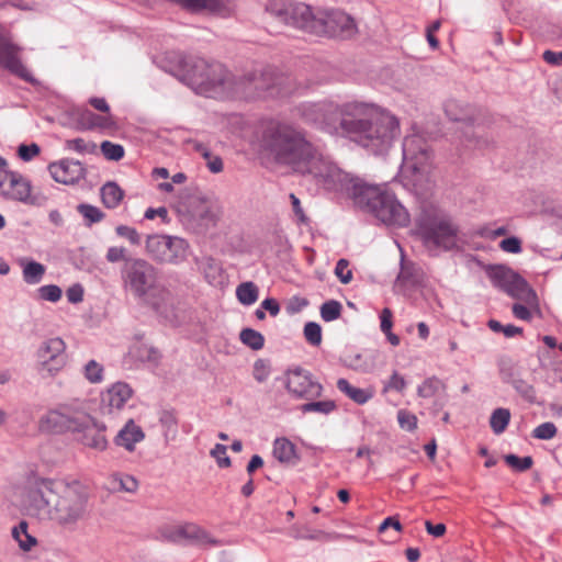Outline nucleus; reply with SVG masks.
Here are the masks:
<instances>
[{"label":"nucleus","mask_w":562,"mask_h":562,"mask_svg":"<svg viewBox=\"0 0 562 562\" xmlns=\"http://www.w3.org/2000/svg\"><path fill=\"white\" fill-rule=\"evenodd\" d=\"M406 387V381L405 379L400 375L396 371L393 372L390 380L385 383L383 387V392H387L391 390H394L396 392L402 393L404 389Z\"/></svg>","instance_id":"51"},{"label":"nucleus","mask_w":562,"mask_h":562,"mask_svg":"<svg viewBox=\"0 0 562 562\" xmlns=\"http://www.w3.org/2000/svg\"><path fill=\"white\" fill-rule=\"evenodd\" d=\"M393 314L392 311L389 307H385L382 310L380 314V328L382 333H386L392 330L393 321H392Z\"/></svg>","instance_id":"58"},{"label":"nucleus","mask_w":562,"mask_h":562,"mask_svg":"<svg viewBox=\"0 0 562 562\" xmlns=\"http://www.w3.org/2000/svg\"><path fill=\"white\" fill-rule=\"evenodd\" d=\"M159 423L164 428V436L166 440H173L177 435V418L170 411H162L159 415Z\"/></svg>","instance_id":"36"},{"label":"nucleus","mask_w":562,"mask_h":562,"mask_svg":"<svg viewBox=\"0 0 562 562\" xmlns=\"http://www.w3.org/2000/svg\"><path fill=\"white\" fill-rule=\"evenodd\" d=\"M510 422V412L508 408H496L490 417V426L495 435L503 434Z\"/></svg>","instance_id":"33"},{"label":"nucleus","mask_w":562,"mask_h":562,"mask_svg":"<svg viewBox=\"0 0 562 562\" xmlns=\"http://www.w3.org/2000/svg\"><path fill=\"white\" fill-rule=\"evenodd\" d=\"M217 215L214 207L205 200L196 199L191 202L186 218L187 225L198 233L215 226Z\"/></svg>","instance_id":"18"},{"label":"nucleus","mask_w":562,"mask_h":562,"mask_svg":"<svg viewBox=\"0 0 562 562\" xmlns=\"http://www.w3.org/2000/svg\"><path fill=\"white\" fill-rule=\"evenodd\" d=\"M145 435L142 428L137 426L134 420L130 419L115 436L114 443L128 451H133L135 449V445L142 441Z\"/></svg>","instance_id":"23"},{"label":"nucleus","mask_w":562,"mask_h":562,"mask_svg":"<svg viewBox=\"0 0 562 562\" xmlns=\"http://www.w3.org/2000/svg\"><path fill=\"white\" fill-rule=\"evenodd\" d=\"M543 60L550 65H562V52L546 50L542 55Z\"/></svg>","instance_id":"64"},{"label":"nucleus","mask_w":562,"mask_h":562,"mask_svg":"<svg viewBox=\"0 0 562 562\" xmlns=\"http://www.w3.org/2000/svg\"><path fill=\"white\" fill-rule=\"evenodd\" d=\"M36 369L42 378H53L67 363L66 344L59 337L48 338L41 342L36 353Z\"/></svg>","instance_id":"13"},{"label":"nucleus","mask_w":562,"mask_h":562,"mask_svg":"<svg viewBox=\"0 0 562 562\" xmlns=\"http://www.w3.org/2000/svg\"><path fill=\"white\" fill-rule=\"evenodd\" d=\"M273 457L282 463H292L295 456L294 445L286 438H278L273 442Z\"/></svg>","instance_id":"28"},{"label":"nucleus","mask_w":562,"mask_h":562,"mask_svg":"<svg viewBox=\"0 0 562 562\" xmlns=\"http://www.w3.org/2000/svg\"><path fill=\"white\" fill-rule=\"evenodd\" d=\"M267 11L278 21L310 34H314L321 25L317 21L318 12L315 13L308 4L303 2L270 0Z\"/></svg>","instance_id":"8"},{"label":"nucleus","mask_w":562,"mask_h":562,"mask_svg":"<svg viewBox=\"0 0 562 562\" xmlns=\"http://www.w3.org/2000/svg\"><path fill=\"white\" fill-rule=\"evenodd\" d=\"M132 396V389L128 384L117 382L103 395L102 402L110 409H121Z\"/></svg>","instance_id":"24"},{"label":"nucleus","mask_w":562,"mask_h":562,"mask_svg":"<svg viewBox=\"0 0 562 562\" xmlns=\"http://www.w3.org/2000/svg\"><path fill=\"white\" fill-rule=\"evenodd\" d=\"M100 194L103 205L108 209L117 207L124 198L123 190L112 181L102 186Z\"/></svg>","instance_id":"27"},{"label":"nucleus","mask_w":562,"mask_h":562,"mask_svg":"<svg viewBox=\"0 0 562 562\" xmlns=\"http://www.w3.org/2000/svg\"><path fill=\"white\" fill-rule=\"evenodd\" d=\"M299 116L329 135L349 138L374 155L386 153L400 134V122L385 109L373 103L331 100L303 102Z\"/></svg>","instance_id":"2"},{"label":"nucleus","mask_w":562,"mask_h":562,"mask_svg":"<svg viewBox=\"0 0 562 562\" xmlns=\"http://www.w3.org/2000/svg\"><path fill=\"white\" fill-rule=\"evenodd\" d=\"M504 459L507 465L517 472H525L533 464V460L530 456L521 458L516 454H507Z\"/></svg>","instance_id":"41"},{"label":"nucleus","mask_w":562,"mask_h":562,"mask_svg":"<svg viewBox=\"0 0 562 562\" xmlns=\"http://www.w3.org/2000/svg\"><path fill=\"white\" fill-rule=\"evenodd\" d=\"M499 248L509 254H519L522 250L521 240L515 236L507 237L499 243Z\"/></svg>","instance_id":"53"},{"label":"nucleus","mask_w":562,"mask_h":562,"mask_svg":"<svg viewBox=\"0 0 562 562\" xmlns=\"http://www.w3.org/2000/svg\"><path fill=\"white\" fill-rule=\"evenodd\" d=\"M30 180L21 173L7 170L0 171V195L8 200L36 205V198L31 195Z\"/></svg>","instance_id":"16"},{"label":"nucleus","mask_w":562,"mask_h":562,"mask_svg":"<svg viewBox=\"0 0 562 562\" xmlns=\"http://www.w3.org/2000/svg\"><path fill=\"white\" fill-rule=\"evenodd\" d=\"M66 148L79 154L92 153L95 148L93 143H87L83 138H74L66 140Z\"/></svg>","instance_id":"48"},{"label":"nucleus","mask_w":562,"mask_h":562,"mask_svg":"<svg viewBox=\"0 0 562 562\" xmlns=\"http://www.w3.org/2000/svg\"><path fill=\"white\" fill-rule=\"evenodd\" d=\"M40 146L35 143L31 145L22 144L18 148V155L22 160L30 161L40 154Z\"/></svg>","instance_id":"54"},{"label":"nucleus","mask_w":562,"mask_h":562,"mask_svg":"<svg viewBox=\"0 0 562 562\" xmlns=\"http://www.w3.org/2000/svg\"><path fill=\"white\" fill-rule=\"evenodd\" d=\"M418 231L428 247L450 250L457 246L458 227L447 215L423 214L418 220Z\"/></svg>","instance_id":"9"},{"label":"nucleus","mask_w":562,"mask_h":562,"mask_svg":"<svg viewBox=\"0 0 562 562\" xmlns=\"http://www.w3.org/2000/svg\"><path fill=\"white\" fill-rule=\"evenodd\" d=\"M20 265L23 269L22 274L25 283L37 284L43 280L46 271L44 265L26 258H22Z\"/></svg>","instance_id":"26"},{"label":"nucleus","mask_w":562,"mask_h":562,"mask_svg":"<svg viewBox=\"0 0 562 562\" xmlns=\"http://www.w3.org/2000/svg\"><path fill=\"white\" fill-rule=\"evenodd\" d=\"M240 341L252 350H260L265 346V337L252 328H244L239 333Z\"/></svg>","instance_id":"35"},{"label":"nucleus","mask_w":562,"mask_h":562,"mask_svg":"<svg viewBox=\"0 0 562 562\" xmlns=\"http://www.w3.org/2000/svg\"><path fill=\"white\" fill-rule=\"evenodd\" d=\"M290 200H291V204H292V210H293L295 216L297 217V221L300 223H306L307 217L301 206L300 199L295 194L291 193Z\"/></svg>","instance_id":"59"},{"label":"nucleus","mask_w":562,"mask_h":562,"mask_svg":"<svg viewBox=\"0 0 562 562\" xmlns=\"http://www.w3.org/2000/svg\"><path fill=\"white\" fill-rule=\"evenodd\" d=\"M77 212L82 215L87 227L101 222L105 217V214L99 207L88 203L78 204Z\"/></svg>","instance_id":"34"},{"label":"nucleus","mask_w":562,"mask_h":562,"mask_svg":"<svg viewBox=\"0 0 562 562\" xmlns=\"http://www.w3.org/2000/svg\"><path fill=\"white\" fill-rule=\"evenodd\" d=\"M78 124L82 130H104L114 125V121L110 114H95L89 109H80L77 113Z\"/></svg>","instance_id":"22"},{"label":"nucleus","mask_w":562,"mask_h":562,"mask_svg":"<svg viewBox=\"0 0 562 562\" xmlns=\"http://www.w3.org/2000/svg\"><path fill=\"white\" fill-rule=\"evenodd\" d=\"M557 435V427L553 423L547 422L537 426L532 436L537 439L549 440L552 439Z\"/></svg>","instance_id":"47"},{"label":"nucleus","mask_w":562,"mask_h":562,"mask_svg":"<svg viewBox=\"0 0 562 562\" xmlns=\"http://www.w3.org/2000/svg\"><path fill=\"white\" fill-rule=\"evenodd\" d=\"M156 216H159L162 222L167 223L168 220V210L165 206H160L158 209L149 207L146 210L144 217L147 220H154Z\"/></svg>","instance_id":"61"},{"label":"nucleus","mask_w":562,"mask_h":562,"mask_svg":"<svg viewBox=\"0 0 562 562\" xmlns=\"http://www.w3.org/2000/svg\"><path fill=\"white\" fill-rule=\"evenodd\" d=\"M27 528V522L24 520L12 528V537L23 551H29L36 544V538L29 533Z\"/></svg>","instance_id":"31"},{"label":"nucleus","mask_w":562,"mask_h":562,"mask_svg":"<svg viewBox=\"0 0 562 562\" xmlns=\"http://www.w3.org/2000/svg\"><path fill=\"white\" fill-rule=\"evenodd\" d=\"M342 305L336 300H329L321 306V317L324 322H333L340 317Z\"/></svg>","instance_id":"39"},{"label":"nucleus","mask_w":562,"mask_h":562,"mask_svg":"<svg viewBox=\"0 0 562 562\" xmlns=\"http://www.w3.org/2000/svg\"><path fill=\"white\" fill-rule=\"evenodd\" d=\"M112 487L115 491L134 493L138 487L136 479L128 474H116L112 477Z\"/></svg>","instance_id":"37"},{"label":"nucleus","mask_w":562,"mask_h":562,"mask_svg":"<svg viewBox=\"0 0 562 562\" xmlns=\"http://www.w3.org/2000/svg\"><path fill=\"white\" fill-rule=\"evenodd\" d=\"M177 533L186 539L216 544V540L211 539L205 530L194 524H188L180 527L177 530Z\"/></svg>","instance_id":"32"},{"label":"nucleus","mask_w":562,"mask_h":562,"mask_svg":"<svg viewBox=\"0 0 562 562\" xmlns=\"http://www.w3.org/2000/svg\"><path fill=\"white\" fill-rule=\"evenodd\" d=\"M126 249L124 247H110L106 251L105 258L109 262L115 263L121 260L125 262V259H128L130 257H126Z\"/></svg>","instance_id":"55"},{"label":"nucleus","mask_w":562,"mask_h":562,"mask_svg":"<svg viewBox=\"0 0 562 562\" xmlns=\"http://www.w3.org/2000/svg\"><path fill=\"white\" fill-rule=\"evenodd\" d=\"M261 308L267 311L272 317H276L280 313V305L273 297L265 299L261 304Z\"/></svg>","instance_id":"60"},{"label":"nucleus","mask_w":562,"mask_h":562,"mask_svg":"<svg viewBox=\"0 0 562 562\" xmlns=\"http://www.w3.org/2000/svg\"><path fill=\"white\" fill-rule=\"evenodd\" d=\"M123 288L156 313L167 316L172 308V295L158 283V271L143 258L130 257L121 269Z\"/></svg>","instance_id":"4"},{"label":"nucleus","mask_w":562,"mask_h":562,"mask_svg":"<svg viewBox=\"0 0 562 562\" xmlns=\"http://www.w3.org/2000/svg\"><path fill=\"white\" fill-rule=\"evenodd\" d=\"M304 338L312 346H319L322 342V327L315 322H307L304 326Z\"/></svg>","instance_id":"43"},{"label":"nucleus","mask_w":562,"mask_h":562,"mask_svg":"<svg viewBox=\"0 0 562 562\" xmlns=\"http://www.w3.org/2000/svg\"><path fill=\"white\" fill-rule=\"evenodd\" d=\"M285 376V389L295 400H317L324 392L322 383L306 369H289Z\"/></svg>","instance_id":"14"},{"label":"nucleus","mask_w":562,"mask_h":562,"mask_svg":"<svg viewBox=\"0 0 562 562\" xmlns=\"http://www.w3.org/2000/svg\"><path fill=\"white\" fill-rule=\"evenodd\" d=\"M318 23L315 35H328L331 37H349L353 34L356 25L353 19L340 10L318 11Z\"/></svg>","instance_id":"15"},{"label":"nucleus","mask_w":562,"mask_h":562,"mask_svg":"<svg viewBox=\"0 0 562 562\" xmlns=\"http://www.w3.org/2000/svg\"><path fill=\"white\" fill-rule=\"evenodd\" d=\"M105 430L106 426L103 423H99L90 416V422L85 423V426L75 435V439L89 449L104 451L109 445Z\"/></svg>","instance_id":"19"},{"label":"nucleus","mask_w":562,"mask_h":562,"mask_svg":"<svg viewBox=\"0 0 562 562\" xmlns=\"http://www.w3.org/2000/svg\"><path fill=\"white\" fill-rule=\"evenodd\" d=\"M48 170L53 179L63 184H74L80 181L86 173L80 161L68 158L50 162Z\"/></svg>","instance_id":"20"},{"label":"nucleus","mask_w":562,"mask_h":562,"mask_svg":"<svg viewBox=\"0 0 562 562\" xmlns=\"http://www.w3.org/2000/svg\"><path fill=\"white\" fill-rule=\"evenodd\" d=\"M308 305V301L305 297L292 296L286 305V312L289 314H296Z\"/></svg>","instance_id":"56"},{"label":"nucleus","mask_w":562,"mask_h":562,"mask_svg":"<svg viewBox=\"0 0 562 562\" xmlns=\"http://www.w3.org/2000/svg\"><path fill=\"white\" fill-rule=\"evenodd\" d=\"M23 502L31 514H45L54 525L68 532L82 528L93 508L88 486L79 481L36 477L27 484Z\"/></svg>","instance_id":"3"},{"label":"nucleus","mask_w":562,"mask_h":562,"mask_svg":"<svg viewBox=\"0 0 562 562\" xmlns=\"http://www.w3.org/2000/svg\"><path fill=\"white\" fill-rule=\"evenodd\" d=\"M101 151L106 159L113 161H119L124 157V147L110 140L101 143Z\"/></svg>","instance_id":"42"},{"label":"nucleus","mask_w":562,"mask_h":562,"mask_svg":"<svg viewBox=\"0 0 562 562\" xmlns=\"http://www.w3.org/2000/svg\"><path fill=\"white\" fill-rule=\"evenodd\" d=\"M172 75L199 94L215 97L226 93L228 70L220 63L196 57L182 58Z\"/></svg>","instance_id":"6"},{"label":"nucleus","mask_w":562,"mask_h":562,"mask_svg":"<svg viewBox=\"0 0 562 562\" xmlns=\"http://www.w3.org/2000/svg\"><path fill=\"white\" fill-rule=\"evenodd\" d=\"M425 528L429 535L437 537V538L442 537L447 530V528L443 524L434 525L429 520L425 521Z\"/></svg>","instance_id":"63"},{"label":"nucleus","mask_w":562,"mask_h":562,"mask_svg":"<svg viewBox=\"0 0 562 562\" xmlns=\"http://www.w3.org/2000/svg\"><path fill=\"white\" fill-rule=\"evenodd\" d=\"M514 389L527 401L533 402L536 397V391L532 385L526 381L518 379L513 382Z\"/></svg>","instance_id":"50"},{"label":"nucleus","mask_w":562,"mask_h":562,"mask_svg":"<svg viewBox=\"0 0 562 562\" xmlns=\"http://www.w3.org/2000/svg\"><path fill=\"white\" fill-rule=\"evenodd\" d=\"M261 147L278 165L312 176L328 191L346 193L379 224L392 228L409 225L407 209L392 191L342 171L308 139L304 130L289 123H271L263 130Z\"/></svg>","instance_id":"1"},{"label":"nucleus","mask_w":562,"mask_h":562,"mask_svg":"<svg viewBox=\"0 0 562 562\" xmlns=\"http://www.w3.org/2000/svg\"><path fill=\"white\" fill-rule=\"evenodd\" d=\"M21 48L0 33V67L9 70L26 82H35L34 77L21 61Z\"/></svg>","instance_id":"17"},{"label":"nucleus","mask_w":562,"mask_h":562,"mask_svg":"<svg viewBox=\"0 0 562 562\" xmlns=\"http://www.w3.org/2000/svg\"><path fill=\"white\" fill-rule=\"evenodd\" d=\"M401 177L405 186L420 188L428 181L432 167V154L426 139L419 135L406 136L402 145Z\"/></svg>","instance_id":"7"},{"label":"nucleus","mask_w":562,"mask_h":562,"mask_svg":"<svg viewBox=\"0 0 562 562\" xmlns=\"http://www.w3.org/2000/svg\"><path fill=\"white\" fill-rule=\"evenodd\" d=\"M211 454L216 459L218 467L227 468L231 465V459L226 453V447L224 445L216 443L211 450Z\"/></svg>","instance_id":"52"},{"label":"nucleus","mask_w":562,"mask_h":562,"mask_svg":"<svg viewBox=\"0 0 562 562\" xmlns=\"http://www.w3.org/2000/svg\"><path fill=\"white\" fill-rule=\"evenodd\" d=\"M300 409L304 414L317 413L321 415H329L337 409V404L333 400H305V403L301 405Z\"/></svg>","instance_id":"29"},{"label":"nucleus","mask_w":562,"mask_h":562,"mask_svg":"<svg viewBox=\"0 0 562 562\" xmlns=\"http://www.w3.org/2000/svg\"><path fill=\"white\" fill-rule=\"evenodd\" d=\"M513 314L516 318L522 319V321H530L531 319V312L528 310L527 306L516 303L512 307Z\"/></svg>","instance_id":"62"},{"label":"nucleus","mask_w":562,"mask_h":562,"mask_svg":"<svg viewBox=\"0 0 562 562\" xmlns=\"http://www.w3.org/2000/svg\"><path fill=\"white\" fill-rule=\"evenodd\" d=\"M295 91L294 80L274 67L247 70L233 76L228 72L226 94L244 97H286Z\"/></svg>","instance_id":"5"},{"label":"nucleus","mask_w":562,"mask_h":562,"mask_svg":"<svg viewBox=\"0 0 562 562\" xmlns=\"http://www.w3.org/2000/svg\"><path fill=\"white\" fill-rule=\"evenodd\" d=\"M441 389H443V383L438 378L431 376L417 387V394L420 397L429 398L435 396Z\"/></svg>","instance_id":"38"},{"label":"nucleus","mask_w":562,"mask_h":562,"mask_svg":"<svg viewBox=\"0 0 562 562\" xmlns=\"http://www.w3.org/2000/svg\"><path fill=\"white\" fill-rule=\"evenodd\" d=\"M189 244L186 239L168 235L154 234L146 239V250L159 262L179 263L188 255Z\"/></svg>","instance_id":"12"},{"label":"nucleus","mask_w":562,"mask_h":562,"mask_svg":"<svg viewBox=\"0 0 562 562\" xmlns=\"http://www.w3.org/2000/svg\"><path fill=\"white\" fill-rule=\"evenodd\" d=\"M337 389L344 393L348 398L353 401L355 403L359 405H363L367 402H369L373 395L374 392L372 389H360L351 385L348 380L340 378L337 380L336 383Z\"/></svg>","instance_id":"25"},{"label":"nucleus","mask_w":562,"mask_h":562,"mask_svg":"<svg viewBox=\"0 0 562 562\" xmlns=\"http://www.w3.org/2000/svg\"><path fill=\"white\" fill-rule=\"evenodd\" d=\"M424 281L425 272L423 268L413 261H406L402 257L401 269L396 278L397 285L412 289L422 285Z\"/></svg>","instance_id":"21"},{"label":"nucleus","mask_w":562,"mask_h":562,"mask_svg":"<svg viewBox=\"0 0 562 562\" xmlns=\"http://www.w3.org/2000/svg\"><path fill=\"white\" fill-rule=\"evenodd\" d=\"M103 366L95 360H89L83 367V375L90 383H100L103 380Z\"/></svg>","instance_id":"40"},{"label":"nucleus","mask_w":562,"mask_h":562,"mask_svg":"<svg viewBox=\"0 0 562 562\" xmlns=\"http://www.w3.org/2000/svg\"><path fill=\"white\" fill-rule=\"evenodd\" d=\"M397 422L402 429L406 431H414L417 428V417L406 409L397 412Z\"/></svg>","instance_id":"44"},{"label":"nucleus","mask_w":562,"mask_h":562,"mask_svg":"<svg viewBox=\"0 0 562 562\" xmlns=\"http://www.w3.org/2000/svg\"><path fill=\"white\" fill-rule=\"evenodd\" d=\"M236 297L243 305H252L258 301L259 288L252 281L243 282L236 288Z\"/></svg>","instance_id":"30"},{"label":"nucleus","mask_w":562,"mask_h":562,"mask_svg":"<svg viewBox=\"0 0 562 562\" xmlns=\"http://www.w3.org/2000/svg\"><path fill=\"white\" fill-rule=\"evenodd\" d=\"M67 300L70 303H79L83 300V288L81 284L76 283L68 288L66 291Z\"/></svg>","instance_id":"57"},{"label":"nucleus","mask_w":562,"mask_h":562,"mask_svg":"<svg viewBox=\"0 0 562 562\" xmlns=\"http://www.w3.org/2000/svg\"><path fill=\"white\" fill-rule=\"evenodd\" d=\"M115 233L117 236L127 239L134 246H138L142 243L140 235L134 227L119 225L115 227Z\"/></svg>","instance_id":"45"},{"label":"nucleus","mask_w":562,"mask_h":562,"mask_svg":"<svg viewBox=\"0 0 562 562\" xmlns=\"http://www.w3.org/2000/svg\"><path fill=\"white\" fill-rule=\"evenodd\" d=\"M335 274L341 283L348 284L352 280V272L349 269V262L346 259H339L335 267Z\"/></svg>","instance_id":"49"},{"label":"nucleus","mask_w":562,"mask_h":562,"mask_svg":"<svg viewBox=\"0 0 562 562\" xmlns=\"http://www.w3.org/2000/svg\"><path fill=\"white\" fill-rule=\"evenodd\" d=\"M38 296L48 302H57L61 297V289L55 284L43 285L38 290Z\"/></svg>","instance_id":"46"},{"label":"nucleus","mask_w":562,"mask_h":562,"mask_svg":"<svg viewBox=\"0 0 562 562\" xmlns=\"http://www.w3.org/2000/svg\"><path fill=\"white\" fill-rule=\"evenodd\" d=\"M485 272L494 288L505 292L510 297L526 304H535L537 294L528 282L513 269L502 266H488Z\"/></svg>","instance_id":"10"},{"label":"nucleus","mask_w":562,"mask_h":562,"mask_svg":"<svg viewBox=\"0 0 562 562\" xmlns=\"http://www.w3.org/2000/svg\"><path fill=\"white\" fill-rule=\"evenodd\" d=\"M89 422L90 415L79 404H61L41 418V428L56 434L70 431L76 435Z\"/></svg>","instance_id":"11"}]
</instances>
